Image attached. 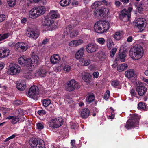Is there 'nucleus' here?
Returning <instances> with one entry per match:
<instances>
[{
  "label": "nucleus",
  "mask_w": 148,
  "mask_h": 148,
  "mask_svg": "<svg viewBox=\"0 0 148 148\" xmlns=\"http://www.w3.org/2000/svg\"><path fill=\"white\" fill-rule=\"evenodd\" d=\"M5 18V16L3 14H1L0 15V22H1L4 20Z\"/></svg>",
  "instance_id": "obj_61"
},
{
  "label": "nucleus",
  "mask_w": 148,
  "mask_h": 148,
  "mask_svg": "<svg viewBox=\"0 0 148 148\" xmlns=\"http://www.w3.org/2000/svg\"><path fill=\"white\" fill-rule=\"evenodd\" d=\"M37 128L39 130H41L44 128V125L42 123H38L36 124Z\"/></svg>",
  "instance_id": "obj_50"
},
{
  "label": "nucleus",
  "mask_w": 148,
  "mask_h": 148,
  "mask_svg": "<svg viewBox=\"0 0 148 148\" xmlns=\"http://www.w3.org/2000/svg\"><path fill=\"white\" fill-rule=\"evenodd\" d=\"M101 3L100 1H96L91 6L93 8H95L94 11V15L95 18L103 19L106 17L109 10L106 8H97L101 5Z\"/></svg>",
  "instance_id": "obj_1"
},
{
  "label": "nucleus",
  "mask_w": 148,
  "mask_h": 148,
  "mask_svg": "<svg viewBox=\"0 0 148 148\" xmlns=\"http://www.w3.org/2000/svg\"><path fill=\"white\" fill-rule=\"evenodd\" d=\"M90 111L88 109L85 108L82 110L80 116L82 118L85 119L87 118L89 116Z\"/></svg>",
  "instance_id": "obj_25"
},
{
  "label": "nucleus",
  "mask_w": 148,
  "mask_h": 148,
  "mask_svg": "<svg viewBox=\"0 0 148 148\" xmlns=\"http://www.w3.org/2000/svg\"><path fill=\"white\" fill-rule=\"evenodd\" d=\"M107 46L109 49H111L113 46L114 43L112 40L110 38H109L106 40Z\"/></svg>",
  "instance_id": "obj_36"
},
{
  "label": "nucleus",
  "mask_w": 148,
  "mask_h": 148,
  "mask_svg": "<svg viewBox=\"0 0 148 148\" xmlns=\"http://www.w3.org/2000/svg\"><path fill=\"white\" fill-rule=\"evenodd\" d=\"M98 58L101 60H103L106 58V55L103 52H101L99 53Z\"/></svg>",
  "instance_id": "obj_46"
},
{
  "label": "nucleus",
  "mask_w": 148,
  "mask_h": 148,
  "mask_svg": "<svg viewBox=\"0 0 148 148\" xmlns=\"http://www.w3.org/2000/svg\"><path fill=\"white\" fill-rule=\"evenodd\" d=\"M75 40L76 47L81 45L84 42L83 40L82 39Z\"/></svg>",
  "instance_id": "obj_51"
},
{
  "label": "nucleus",
  "mask_w": 148,
  "mask_h": 148,
  "mask_svg": "<svg viewBox=\"0 0 148 148\" xmlns=\"http://www.w3.org/2000/svg\"><path fill=\"white\" fill-rule=\"evenodd\" d=\"M95 99V97L94 95H90L88 96L86 99V102L88 103H90L92 102Z\"/></svg>",
  "instance_id": "obj_39"
},
{
  "label": "nucleus",
  "mask_w": 148,
  "mask_h": 148,
  "mask_svg": "<svg viewBox=\"0 0 148 148\" xmlns=\"http://www.w3.org/2000/svg\"><path fill=\"white\" fill-rule=\"evenodd\" d=\"M30 145L33 148H43L44 147L45 143L42 140H34L30 142Z\"/></svg>",
  "instance_id": "obj_13"
},
{
  "label": "nucleus",
  "mask_w": 148,
  "mask_h": 148,
  "mask_svg": "<svg viewBox=\"0 0 148 148\" xmlns=\"http://www.w3.org/2000/svg\"><path fill=\"white\" fill-rule=\"evenodd\" d=\"M132 10L131 8H129L127 10L126 9H123L120 15V18L121 20L124 21H128L130 17L131 12Z\"/></svg>",
  "instance_id": "obj_7"
},
{
  "label": "nucleus",
  "mask_w": 148,
  "mask_h": 148,
  "mask_svg": "<svg viewBox=\"0 0 148 148\" xmlns=\"http://www.w3.org/2000/svg\"><path fill=\"white\" fill-rule=\"evenodd\" d=\"M7 3L10 7H13L16 4V0H7Z\"/></svg>",
  "instance_id": "obj_43"
},
{
  "label": "nucleus",
  "mask_w": 148,
  "mask_h": 148,
  "mask_svg": "<svg viewBox=\"0 0 148 148\" xmlns=\"http://www.w3.org/2000/svg\"><path fill=\"white\" fill-rule=\"evenodd\" d=\"M27 36L33 40H36L39 36L40 33L36 29H29L26 32Z\"/></svg>",
  "instance_id": "obj_11"
},
{
  "label": "nucleus",
  "mask_w": 148,
  "mask_h": 148,
  "mask_svg": "<svg viewBox=\"0 0 148 148\" xmlns=\"http://www.w3.org/2000/svg\"><path fill=\"white\" fill-rule=\"evenodd\" d=\"M9 34L8 33L4 34L3 35L0 34V41L7 38L9 36Z\"/></svg>",
  "instance_id": "obj_48"
},
{
  "label": "nucleus",
  "mask_w": 148,
  "mask_h": 148,
  "mask_svg": "<svg viewBox=\"0 0 148 148\" xmlns=\"http://www.w3.org/2000/svg\"><path fill=\"white\" fill-rule=\"evenodd\" d=\"M102 23V27L103 33L108 30L110 26V23L109 22L106 21H101Z\"/></svg>",
  "instance_id": "obj_30"
},
{
  "label": "nucleus",
  "mask_w": 148,
  "mask_h": 148,
  "mask_svg": "<svg viewBox=\"0 0 148 148\" xmlns=\"http://www.w3.org/2000/svg\"><path fill=\"white\" fill-rule=\"evenodd\" d=\"M64 101L66 103H71L73 102L72 99L69 95H66L64 97Z\"/></svg>",
  "instance_id": "obj_44"
},
{
  "label": "nucleus",
  "mask_w": 148,
  "mask_h": 148,
  "mask_svg": "<svg viewBox=\"0 0 148 148\" xmlns=\"http://www.w3.org/2000/svg\"><path fill=\"white\" fill-rule=\"evenodd\" d=\"M110 92L109 90H107L104 95L103 98L105 100L108 99L110 96Z\"/></svg>",
  "instance_id": "obj_52"
},
{
  "label": "nucleus",
  "mask_w": 148,
  "mask_h": 148,
  "mask_svg": "<svg viewBox=\"0 0 148 148\" xmlns=\"http://www.w3.org/2000/svg\"><path fill=\"white\" fill-rule=\"evenodd\" d=\"M130 93L132 97L133 98L136 97L137 98V97L136 96V92L133 89L131 90Z\"/></svg>",
  "instance_id": "obj_55"
},
{
  "label": "nucleus",
  "mask_w": 148,
  "mask_h": 148,
  "mask_svg": "<svg viewBox=\"0 0 148 148\" xmlns=\"http://www.w3.org/2000/svg\"><path fill=\"white\" fill-rule=\"evenodd\" d=\"M42 103L43 106L46 107L48 106L51 104V101L48 99H45L42 100Z\"/></svg>",
  "instance_id": "obj_40"
},
{
  "label": "nucleus",
  "mask_w": 148,
  "mask_h": 148,
  "mask_svg": "<svg viewBox=\"0 0 148 148\" xmlns=\"http://www.w3.org/2000/svg\"><path fill=\"white\" fill-rule=\"evenodd\" d=\"M101 2V5L103 4L106 5H108L109 3L106 0H102L101 1H100Z\"/></svg>",
  "instance_id": "obj_62"
},
{
  "label": "nucleus",
  "mask_w": 148,
  "mask_h": 148,
  "mask_svg": "<svg viewBox=\"0 0 148 148\" xmlns=\"http://www.w3.org/2000/svg\"><path fill=\"white\" fill-rule=\"evenodd\" d=\"M85 49L84 47L79 48L75 54V57L77 60L81 58L84 55Z\"/></svg>",
  "instance_id": "obj_22"
},
{
  "label": "nucleus",
  "mask_w": 148,
  "mask_h": 148,
  "mask_svg": "<svg viewBox=\"0 0 148 148\" xmlns=\"http://www.w3.org/2000/svg\"><path fill=\"white\" fill-rule=\"evenodd\" d=\"M31 59L35 66H36L39 61V58L38 56L37 55H33L32 56Z\"/></svg>",
  "instance_id": "obj_35"
},
{
  "label": "nucleus",
  "mask_w": 148,
  "mask_h": 148,
  "mask_svg": "<svg viewBox=\"0 0 148 148\" xmlns=\"http://www.w3.org/2000/svg\"><path fill=\"white\" fill-rule=\"evenodd\" d=\"M9 67L7 71L8 74L13 75L18 74L20 72L21 69L18 64L11 63L10 64Z\"/></svg>",
  "instance_id": "obj_6"
},
{
  "label": "nucleus",
  "mask_w": 148,
  "mask_h": 148,
  "mask_svg": "<svg viewBox=\"0 0 148 148\" xmlns=\"http://www.w3.org/2000/svg\"><path fill=\"white\" fill-rule=\"evenodd\" d=\"M70 1V0H62L60 2V5L62 6H67L69 4Z\"/></svg>",
  "instance_id": "obj_38"
},
{
  "label": "nucleus",
  "mask_w": 148,
  "mask_h": 148,
  "mask_svg": "<svg viewBox=\"0 0 148 148\" xmlns=\"http://www.w3.org/2000/svg\"><path fill=\"white\" fill-rule=\"evenodd\" d=\"M133 53L131 58L133 59L138 60L141 58L144 54V50L141 45H136L132 47Z\"/></svg>",
  "instance_id": "obj_3"
},
{
  "label": "nucleus",
  "mask_w": 148,
  "mask_h": 148,
  "mask_svg": "<svg viewBox=\"0 0 148 148\" xmlns=\"http://www.w3.org/2000/svg\"><path fill=\"white\" fill-rule=\"evenodd\" d=\"M126 56V53L123 51H120L119 53V58L121 62H124L125 58Z\"/></svg>",
  "instance_id": "obj_29"
},
{
  "label": "nucleus",
  "mask_w": 148,
  "mask_h": 148,
  "mask_svg": "<svg viewBox=\"0 0 148 148\" xmlns=\"http://www.w3.org/2000/svg\"><path fill=\"white\" fill-rule=\"evenodd\" d=\"M99 73L98 72H95L93 73V75L94 78H97L99 76Z\"/></svg>",
  "instance_id": "obj_63"
},
{
  "label": "nucleus",
  "mask_w": 148,
  "mask_h": 148,
  "mask_svg": "<svg viewBox=\"0 0 148 148\" xmlns=\"http://www.w3.org/2000/svg\"><path fill=\"white\" fill-rule=\"evenodd\" d=\"M27 58L24 56H22L18 59V62L19 64L23 66H25Z\"/></svg>",
  "instance_id": "obj_34"
},
{
  "label": "nucleus",
  "mask_w": 148,
  "mask_h": 148,
  "mask_svg": "<svg viewBox=\"0 0 148 148\" xmlns=\"http://www.w3.org/2000/svg\"><path fill=\"white\" fill-rule=\"evenodd\" d=\"M78 127V124L77 123H74L72 124L71 126V128L73 129H77Z\"/></svg>",
  "instance_id": "obj_60"
},
{
  "label": "nucleus",
  "mask_w": 148,
  "mask_h": 148,
  "mask_svg": "<svg viewBox=\"0 0 148 148\" xmlns=\"http://www.w3.org/2000/svg\"><path fill=\"white\" fill-rule=\"evenodd\" d=\"M9 49L5 47H0V58H4L7 57L9 54Z\"/></svg>",
  "instance_id": "obj_18"
},
{
  "label": "nucleus",
  "mask_w": 148,
  "mask_h": 148,
  "mask_svg": "<svg viewBox=\"0 0 148 148\" xmlns=\"http://www.w3.org/2000/svg\"><path fill=\"white\" fill-rule=\"evenodd\" d=\"M125 74L126 77L128 78H132L135 75L134 71L133 69H130L126 71Z\"/></svg>",
  "instance_id": "obj_26"
},
{
  "label": "nucleus",
  "mask_w": 148,
  "mask_h": 148,
  "mask_svg": "<svg viewBox=\"0 0 148 148\" xmlns=\"http://www.w3.org/2000/svg\"><path fill=\"white\" fill-rule=\"evenodd\" d=\"M46 113V112L43 110H41L38 111L37 113L40 115H43L45 114Z\"/></svg>",
  "instance_id": "obj_58"
},
{
  "label": "nucleus",
  "mask_w": 148,
  "mask_h": 148,
  "mask_svg": "<svg viewBox=\"0 0 148 148\" xmlns=\"http://www.w3.org/2000/svg\"><path fill=\"white\" fill-rule=\"evenodd\" d=\"M136 90L140 96H142L146 92L147 89L144 86H139L137 87Z\"/></svg>",
  "instance_id": "obj_20"
},
{
  "label": "nucleus",
  "mask_w": 148,
  "mask_h": 148,
  "mask_svg": "<svg viewBox=\"0 0 148 148\" xmlns=\"http://www.w3.org/2000/svg\"><path fill=\"white\" fill-rule=\"evenodd\" d=\"M62 119L58 117L51 120L49 123V127L53 128H57L62 125Z\"/></svg>",
  "instance_id": "obj_8"
},
{
  "label": "nucleus",
  "mask_w": 148,
  "mask_h": 148,
  "mask_svg": "<svg viewBox=\"0 0 148 148\" xmlns=\"http://www.w3.org/2000/svg\"><path fill=\"white\" fill-rule=\"evenodd\" d=\"M82 78L83 80L86 82V83H89V77L90 76L89 73L85 72H84L82 73Z\"/></svg>",
  "instance_id": "obj_28"
},
{
  "label": "nucleus",
  "mask_w": 148,
  "mask_h": 148,
  "mask_svg": "<svg viewBox=\"0 0 148 148\" xmlns=\"http://www.w3.org/2000/svg\"><path fill=\"white\" fill-rule=\"evenodd\" d=\"M28 48V46L26 43L20 42L16 43L14 45L15 49L18 51L24 52Z\"/></svg>",
  "instance_id": "obj_12"
},
{
  "label": "nucleus",
  "mask_w": 148,
  "mask_h": 148,
  "mask_svg": "<svg viewBox=\"0 0 148 148\" xmlns=\"http://www.w3.org/2000/svg\"><path fill=\"white\" fill-rule=\"evenodd\" d=\"M69 45L71 47H76L75 40L70 41L69 43Z\"/></svg>",
  "instance_id": "obj_57"
},
{
  "label": "nucleus",
  "mask_w": 148,
  "mask_h": 148,
  "mask_svg": "<svg viewBox=\"0 0 148 148\" xmlns=\"http://www.w3.org/2000/svg\"><path fill=\"white\" fill-rule=\"evenodd\" d=\"M97 42L101 45H104L106 42V40L103 38L101 37L97 38L96 39Z\"/></svg>",
  "instance_id": "obj_41"
},
{
  "label": "nucleus",
  "mask_w": 148,
  "mask_h": 148,
  "mask_svg": "<svg viewBox=\"0 0 148 148\" xmlns=\"http://www.w3.org/2000/svg\"><path fill=\"white\" fill-rule=\"evenodd\" d=\"M28 95L30 97L34 99H36L38 95V88L36 86H32L29 88Z\"/></svg>",
  "instance_id": "obj_9"
},
{
  "label": "nucleus",
  "mask_w": 148,
  "mask_h": 148,
  "mask_svg": "<svg viewBox=\"0 0 148 148\" xmlns=\"http://www.w3.org/2000/svg\"><path fill=\"white\" fill-rule=\"evenodd\" d=\"M110 109L111 110V114H112L111 115H109V117L110 119H113L114 118V115L113 114V112H114V110L111 107L110 108Z\"/></svg>",
  "instance_id": "obj_59"
},
{
  "label": "nucleus",
  "mask_w": 148,
  "mask_h": 148,
  "mask_svg": "<svg viewBox=\"0 0 148 148\" xmlns=\"http://www.w3.org/2000/svg\"><path fill=\"white\" fill-rule=\"evenodd\" d=\"M63 69L65 73L69 72L71 70L70 66L68 65H65L63 68Z\"/></svg>",
  "instance_id": "obj_45"
},
{
  "label": "nucleus",
  "mask_w": 148,
  "mask_h": 148,
  "mask_svg": "<svg viewBox=\"0 0 148 148\" xmlns=\"http://www.w3.org/2000/svg\"><path fill=\"white\" fill-rule=\"evenodd\" d=\"M145 19L143 18H138L136 21L135 26L139 29L140 31H142L144 29L145 26Z\"/></svg>",
  "instance_id": "obj_14"
},
{
  "label": "nucleus",
  "mask_w": 148,
  "mask_h": 148,
  "mask_svg": "<svg viewBox=\"0 0 148 148\" xmlns=\"http://www.w3.org/2000/svg\"><path fill=\"white\" fill-rule=\"evenodd\" d=\"M81 62L82 63H81L82 65L88 66L90 64V61L89 59L83 58L82 59L81 62Z\"/></svg>",
  "instance_id": "obj_37"
},
{
  "label": "nucleus",
  "mask_w": 148,
  "mask_h": 148,
  "mask_svg": "<svg viewBox=\"0 0 148 148\" xmlns=\"http://www.w3.org/2000/svg\"><path fill=\"white\" fill-rule=\"evenodd\" d=\"M46 9L44 6H39L32 8L29 12L30 18L35 19L39 16L43 14L45 12Z\"/></svg>",
  "instance_id": "obj_2"
},
{
  "label": "nucleus",
  "mask_w": 148,
  "mask_h": 148,
  "mask_svg": "<svg viewBox=\"0 0 148 148\" xmlns=\"http://www.w3.org/2000/svg\"><path fill=\"white\" fill-rule=\"evenodd\" d=\"M72 4L74 6H76L78 5V2L76 1H73L72 2Z\"/></svg>",
  "instance_id": "obj_64"
},
{
  "label": "nucleus",
  "mask_w": 148,
  "mask_h": 148,
  "mask_svg": "<svg viewBox=\"0 0 148 148\" xmlns=\"http://www.w3.org/2000/svg\"><path fill=\"white\" fill-rule=\"evenodd\" d=\"M6 119L10 120L11 123L13 124H15L19 121L21 122L22 121H24V118L18 115L8 116Z\"/></svg>",
  "instance_id": "obj_15"
},
{
  "label": "nucleus",
  "mask_w": 148,
  "mask_h": 148,
  "mask_svg": "<svg viewBox=\"0 0 148 148\" xmlns=\"http://www.w3.org/2000/svg\"><path fill=\"white\" fill-rule=\"evenodd\" d=\"M111 84L114 87L120 88L119 86L120 84L119 81L118 80H114L112 81Z\"/></svg>",
  "instance_id": "obj_42"
},
{
  "label": "nucleus",
  "mask_w": 148,
  "mask_h": 148,
  "mask_svg": "<svg viewBox=\"0 0 148 148\" xmlns=\"http://www.w3.org/2000/svg\"><path fill=\"white\" fill-rule=\"evenodd\" d=\"M79 32L77 30H73L70 33L71 36L74 37L76 36L78 34Z\"/></svg>",
  "instance_id": "obj_49"
},
{
  "label": "nucleus",
  "mask_w": 148,
  "mask_h": 148,
  "mask_svg": "<svg viewBox=\"0 0 148 148\" xmlns=\"http://www.w3.org/2000/svg\"><path fill=\"white\" fill-rule=\"evenodd\" d=\"M54 106L52 104H50L49 106H48L47 109L48 110L51 112H52L54 110Z\"/></svg>",
  "instance_id": "obj_53"
},
{
  "label": "nucleus",
  "mask_w": 148,
  "mask_h": 148,
  "mask_svg": "<svg viewBox=\"0 0 148 148\" xmlns=\"http://www.w3.org/2000/svg\"><path fill=\"white\" fill-rule=\"evenodd\" d=\"M128 66L125 63H123L117 66V70L121 72L127 69Z\"/></svg>",
  "instance_id": "obj_33"
},
{
  "label": "nucleus",
  "mask_w": 148,
  "mask_h": 148,
  "mask_svg": "<svg viewBox=\"0 0 148 148\" xmlns=\"http://www.w3.org/2000/svg\"><path fill=\"white\" fill-rule=\"evenodd\" d=\"M124 33L122 30H119L116 32L114 34V38L117 40H120L123 36Z\"/></svg>",
  "instance_id": "obj_24"
},
{
  "label": "nucleus",
  "mask_w": 148,
  "mask_h": 148,
  "mask_svg": "<svg viewBox=\"0 0 148 148\" xmlns=\"http://www.w3.org/2000/svg\"><path fill=\"white\" fill-rule=\"evenodd\" d=\"M80 85L74 79H72L67 82V85L65 87L66 90L68 91H72L80 87Z\"/></svg>",
  "instance_id": "obj_5"
},
{
  "label": "nucleus",
  "mask_w": 148,
  "mask_h": 148,
  "mask_svg": "<svg viewBox=\"0 0 148 148\" xmlns=\"http://www.w3.org/2000/svg\"><path fill=\"white\" fill-rule=\"evenodd\" d=\"M138 108L140 110H144L146 109V107L145 103L140 102L138 103Z\"/></svg>",
  "instance_id": "obj_47"
},
{
  "label": "nucleus",
  "mask_w": 148,
  "mask_h": 148,
  "mask_svg": "<svg viewBox=\"0 0 148 148\" xmlns=\"http://www.w3.org/2000/svg\"><path fill=\"white\" fill-rule=\"evenodd\" d=\"M50 18L52 19H56L60 17V15L57 11L51 10L50 12Z\"/></svg>",
  "instance_id": "obj_31"
},
{
  "label": "nucleus",
  "mask_w": 148,
  "mask_h": 148,
  "mask_svg": "<svg viewBox=\"0 0 148 148\" xmlns=\"http://www.w3.org/2000/svg\"><path fill=\"white\" fill-rule=\"evenodd\" d=\"M60 60V58L58 54H53L50 58V62L51 63L53 64H56L58 63Z\"/></svg>",
  "instance_id": "obj_21"
},
{
  "label": "nucleus",
  "mask_w": 148,
  "mask_h": 148,
  "mask_svg": "<svg viewBox=\"0 0 148 148\" xmlns=\"http://www.w3.org/2000/svg\"><path fill=\"white\" fill-rule=\"evenodd\" d=\"M101 21H99L96 22L94 25V29L96 32L99 33H103V30L102 27Z\"/></svg>",
  "instance_id": "obj_17"
},
{
  "label": "nucleus",
  "mask_w": 148,
  "mask_h": 148,
  "mask_svg": "<svg viewBox=\"0 0 148 148\" xmlns=\"http://www.w3.org/2000/svg\"><path fill=\"white\" fill-rule=\"evenodd\" d=\"M71 148H77V147L75 145V140H71Z\"/></svg>",
  "instance_id": "obj_54"
},
{
  "label": "nucleus",
  "mask_w": 148,
  "mask_h": 148,
  "mask_svg": "<svg viewBox=\"0 0 148 148\" xmlns=\"http://www.w3.org/2000/svg\"><path fill=\"white\" fill-rule=\"evenodd\" d=\"M44 25L46 27L47 30H52L57 28V26L54 23V21L48 18H46L44 21Z\"/></svg>",
  "instance_id": "obj_10"
},
{
  "label": "nucleus",
  "mask_w": 148,
  "mask_h": 148,
  "mask_svg": "<svg viewBox=\"0 0 148 148\" xmlns=\"http://www.w3.org/2000/svg\"><path fill=\"white\" fill-rule=\"evenodd\" d=\"M98 49V46L96 44L89 43L88 44L86 47L87 51L89 53H94L97 51Z\"/></svg>",
  "instance_id": "obj_16"
},
{
  "label": "nucleus",
  "mask_w": 148,
  "mask_h": 148,
  "mask_svg": "<svg viewBox=\"0 0 148 148\" xmlns=\"http://www.w3.org/2000/svg\"><path fill=\"white\" fill-rule=\"evenodd\" d=\"M25 66H26L27 67L30 69H32V66H33L34 68L35 67L31 59L27 58L26 60Z\"/></svg>",
  "instance_id": "obj_27"
},
{
  "label": "nucleus",
  "mask_w": 148,
  "mask_h": 148,
  "mask_svg": "<svg viewBox=\"0 0 148 148\" xmlns=\"http://www.w3.org/2000/svg\"><path fill=\"white\" fill-rule=\"evenodd\" d=\"M117 51V49L116 48H114L110 51V56L111 57H113Z\"/></svg>",
  "instance_id": "obj_56"
},
{
  "label": "nucleus",
  "mask_w": 148,
  "mask_h": 148,
  "mask_svg": "<svg viewBox=\"0 0 148 148\" xmlns=\"http://www.w3.org/2000/svg\"><path fill=\"white\" fill-rule=\"evenodd\" d=\"M139 118L135 114H132L130 118L128 120L125 126L128 129H130L131 127H137L139 122Z\"/></svg>",
  "instance_id": "obj_4"
},
{
  "label": "nucleus",
  "mask_w": 148,
  "mask_h": 148,
  "mask_svg": "<svg viewBox=\"0 0 148 148\" xmlns=\"http://www.w3.org/2000/svg\"><path fill=\"white\" fill-rule=\"evenodd\" d=\"M17 88L20 91H23L26 87V84L24 80L17 82L16 84Z\"/></svg>",
  "instance_id": "obj_19"
},
{
  "label": "nucleus",
  "mask_w": 148,
  "mask_h": 148,
  "mask_svg": "<svg viewBox=\"0 0 148 148\" xmlns=\"http://www.w3.org/2000/svg\"><path fill=\"white\" fill-rule=\"evenodd\" d=\"M73 27V26L72 24L68 25L66 27V32L64 31L63 34L62 35L63 38H65L66 36H67V35L70 32Z\"/></svg>",
  "instance_id": "obj_32"
},
{
  "label": "nucleus",
  "mask_w": 148,
  "mask_h": 148,
  "mask_svg": "<svg viewBox=\"0 0 148 148\" xmlns=\"http://www.w3.org/2000/svg\"><path fill=\"white\" fill-rule=\"evenodd\" d=\"M46 72L45 69H41L37 70L35 73V76L37 77H43L46 76Z\"/></svg>",
  "instance_id": "obj_23"
}]
</instances>
